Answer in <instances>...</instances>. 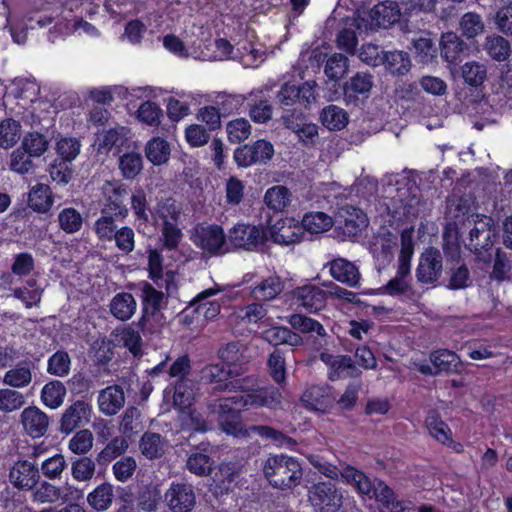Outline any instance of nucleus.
I'll return each instance as SVG.
<instances>
[{
	"label": "nucleus",
	"mask_w": 512,
	"mask_h": 512,
	"mask_svg": "<svg viewBox=\"0 0 512 512\" xmlns=\"http://www.w3.org/2000/svg\"><path fill=\"white\" fill-rule=\"evenodd\" d=\"M305 241H312L315 235L328 231L332 225V218L324 212H308L300 221Z\"/></svg>",
	"instance_id": "nucleus-23"
},
{
	"label": "nucleus",
	"mask_w": 512,
	"mask_h": 512,
	"mask_svg": "<svg viewBox=\"0 0 512 512\" xmlns=\"http://www.w3.org/2000/svg\"><path fill=\"white\" fill-rule=\"evenodd\" d=\"M268 240V227L263 224L236 223L228 231V241L234 249L256 251Z\"/></svg>",
	"instance_id": "nucleus-4"
},
{
	"label": "nucleus",
	"mask_w": 512,
	"mask_h": 512,
	"mask_svg": "<svg viewBox=\"0 0 512 512\" xmlns=\"http://www.w3.org/2000/svg\"><path fill=\"white\" fill-rule=\"evenodd\" d=\"M39 468L28 460H18L9 472V480L12 485L23 491L36 487L39 483Z\"/></svg>",
	"instance_id": "nucleus-16"
},
{
	"label": "nucleus",
	"mask_w": 512,
	"mask_h": 512,
	"mask_svg": "<svg viewBox=\"0 0 512 512\" xmlns=\"http://www.w3.org/2000/svg\"><path fill=\"white\" fill-rule=\"evenodd\" d=\"M289 323L295 329L301 333H316L318 336L325 335V329L323 325L310 317L302 314H293L290 316Z\"/></svg>",
	"instance_id": "nucleus-57"
},
{
	"label": "nucleus",
	"mask_w": 512,
	"mask_h": 512,
	"mask_svg": "<svg viewBox=\"0 0 512 512\" xmlns=\"http://www.w3.org/2000/svg\"><path fill=\"white\" fill-rule=\"evenodd\" d=\"M484 48L487 54L498 62L507 60L511 54L509 41L500 35L487 36Z\"/></svg>",
	"instance_id": "nucleus-42"
},
{
	"label": "nucleus",
	"mask_w": 512,
	"mask_h": 512,
	"mask_svg": "<svg viewBox=\"0 0 512 512\" xmlns=\"http://www.w3.org/2000/svg\"><path fill=\"white\" fill-rule=\"evenodd\" d=\"M58 222L61 230L67 234H73L82 228L83 217L77 209L68 207L59 212Z\"/></svg>",
	"instance_id": "nucleus-50"
},
{
	"label": "nucleus",
	"mask_w": 512,
	"mask_h": 512,
	"mask_svg": "<svg viewBox=\"0 0 512 512\" xmlns=\"http://www.w3.org/2000/svg\"><path fill=\"white\" fill-rule=\"evenodd\" d=\"M2 382L14 389L27 387L32 382L31 362L24 360L16 367L9 369L4 374Z\"/></svg>",
	"instance_id": "nucleus-33"
},
{
	"label": "nucleus",
	"mask_w": 512,
	"mask_h": 512,
	"mask_svg": "<svg viewBox=\"0 0 512 512\" xmlns=\"http://www.w3.org/2000/svg\"><path fill=\"white\" fill-rule=\"evenodd\" d=\"M320 121L328 130L340 131L348 124V114L336 105H328L321 111Z\"/></svg>",
	"instance_id": "nucleus-35"
},
{
	"label": "nucleus",
	"mask_w": 512,
	"mask_h": 512,
	"mask_svg": "<svg viewBox=\"0 0 512 512\" xmlns=\"http://www.w3.org/2000/svg\"><path fill=\"white\" fill-rule=\"evenodd\" d=\"M110 313L120 321L129 320L137 309V302L129 292L117 293L109 304Z\"/></svg>",
	"instance_id": "nucleus-28"
},
{
	"label": "nucleus",
	"mask_w": 512,
	"mask_h": 512,
	"mask_svg": "<svg viewBox=\"0 0 512 512\" xmlns=\"http://www.w3.org/2000/svg\"><path fill=\"white\" fill-rule=\"evenodd\" d=\"M203 384L211 385L213 392H251L261 388L255 375L233 378L232 371L225 364H208L200 371Z\"/></svg>",
	"instance_id": "nucleus-3"
},
{
	"label": "nucleus",
	"mask_w": 512,
	"mask_h": 512,
	"mask_svg": "<svg viewBox=\"0 0 512 512\" xmlns=\"http://www.w3.org/2000/svg\"><path fill=\"white\" fill-rule=\"evenodd\" d=\"M93 439V434L90 430H79L70 439L68 448L74 454L84 455L91 450L93 446Z\"/></svg>",
	"instance_id": "nucleus-61"
},
{
	"label": "nucleus",
	"mask_w": 512,
	"mask_h": 512,
	"mask_svg": "<svg viewBox=\"0 0 512 512\" xmlns=\"http://www.w3.org/2000/svg\"><path fill=\"white\" fill-rule=\"evenodd\" d=\"M128 448V442L123 437H114L108 444L98 453L96 462L100 466H107L117 457L121 456L126 452Z\"/></svg>",
	"instance_id": "nucleus-45"
},
{
	"label": "nucleus",
	"mask_w": 512,
	"mask_h": 512,
	"mask_svg": "<svg viewBox=\"0 0 512 512\" xmlns=\"http://www.w3.org/2000/svg\"><path fill=\"white\" fill-rule=\"evenodd\" d=\"M211 446L201 442L194 446L187 459L186 467L190 473L197 476H208L212 473L214 460L210 456Z\"/></svg>",
	"instance_id": "nucleus-19"
},
{
	"label": "nucleus",
	"mask_w": 512,
	"mask_h": 512,
	"mask_svg": "<svg viewBox=\"0 0 512 512\" xmlns=\"http://www.w3.org/2000/svg\"><path fill=\"white\" fill-rule=\"evenodd\" d=\"M145 154L147 159L154 165L166 163L170 157L169 143L160 137H154L148 141Z\"/></svg>",
	"instance_id": "nucleus-40"
},
{
	"label": "nucleus",
	"mask_w": 512,
	"mask_h": 512,
	"mask_svg": "<svg viewBox=\"0 0 512 512\" xmlns=\"http://www.w3.org/2000/svg\"><path fill=\"white\" fill-rule=\"evenodd\" d=\"M131 209L135 215V219L141 223L149 222V214L151 213L147 195L143 188L137 187L131 195Z\"/></svg>",
	"instance_id": "nucleus-52"
},
{
	"label": "nucleus",
	"mask_w": 512,
	"mask_h": 512,
	"mask_svg": "<svg viewBox=\"0 0 512 512\" xmlns=\"http://www.w3.org/2000/svg\"><path fill=\"white\" fill-rule=\"evenodd\" d=\"M342 477L346 480V482L352 485L359 494L366 495L371 498V494L375 488L376 480H371L364 472L361 470L347 465L343 472L341 473Z\"/></svg>",
	"instance_id": "nucleus-32"
},
{
	"label": "nucleus",
	"mask_w": 512,
	"mask_h": 512,
	"mask_svg": "<svg viewBox=\"0 0 512 512\" xmlns=\"http://www.w3.org/2000/svg\"><path fill=\"white\" fill-rule=\"evenodd\" d=\"M226 131L231 143H240L250 136L251 125L248 120L239 118L228 122Z\"/></svg>",
	"instance_id": "nucleus-62"
},
{
	"label": "nucleus",
	"mask_w": 512,
	"mask_h": 512,
	"mask_svg": "<svg viewBox=\"0 0 512 512\" xmlns=\"http://www.w3.org/2000/svg\"><path fill=\"white\" fill-rule=\"evenodd\" d=\"M373 86V77L369 73L357 72L343 86L344 100L347 104L358 106L369 97Z\"/></svg>",
	"instance_id": "nucleus-15"
},
{
	"label": "nucleus",
	"mask_w": 512,
	"mask_h": 512,
	"mask_svg": "<svg viewBox=\"0 0 512 512\" xmlns=\"http://www.w3.org/2000/svg\"><path fill=\"white\" fill-rule=\"evenodd\" d=\"M190 371L191 361L188 355L179 356L169 368V376L179 379L174 388V401L183 407L191 405L192 394L186 390L183 383Z\"/></svg>",
	"instance_id": "nucleus-14"
},
{
	"label": "nucleus",
	"mask_w": 512,
	"mask_h": 512,
	"mask_svg": "<svg viewBox=\"0 0 512 512\" xmlns=\"http://www.w3.org/2000/svg\"><path fill=\"white\" fill-rule=\"evenodd\" d=\"M386 53L379 45L366 43L360 48L359 58L369 66L384 65Z\"/></svg>",
	"instance_id": "nucleus-64"
},
{
	"label": "nucleus",
	"mask_w": 512,
	"mask_h": 512,
	"mask_svg": "<svg viewBox=\"0 0 512 512\" xmlns=\"http://www.w3.org/2000/svg\"><path fill=\"white\" fill-rule=\"evenodd\" d=\"M54 203V195L49 185L35 184L28 194V206L37 213H47Z\"/></svg>",
	"instance_id": "nucleus-26"
},
{
	"label": "nucleus",
	"mask_w": 512,
	"mask_h": 512,
	"mask_svg": "<svg viewBox=\"0 0 512 512\" xmlns=\"http://www.w3.org/2000/svg\"><path fill=\"white\" fill-rule=\"evenodd\" d=\"M65 396L66 387L59 380L49 381L41 390V401L50 409H57L60 407L64 402Z\"/></svg>",
	"instance_id": "nucleus-37"
},
{
	"label": "nucleus",
	"mask_w": 512,
	"mask_h": 512,
	"mask_svg": "<svg viewBox=\"0 0 512 512\" xmlns=\"http://www.w3.org/2000/svg\"><path fill=\"white\" fill-rule=\"evenodd\" d=\"M126 195V185L117 183L112 187L110 193L106 196V203L102 209H107L109 214L113 212L112 215H114L116 218L121 220L125 219L129 214V210L124 203Z\"/></svg>",
	"instance_id": "nucleus-29"
},
{
	"label": "nucleus",
	"mask_w": 512,
	"mask_h": 512,
	"mask_svg": "<svg viewBox=\"0 0 512 512\" xmlns=\"http://www.w3.org/2000/svg\"><path fill=\"white\" fill-rule=\"evenodd\" d=\"M226 241L224 229L220 225L211 224L201 227L197 231L194 243L204 252L218 256L228 252V249L225 248Z\"/></svg>",
	"instance_id": "nucleus-10"
},
{
	"label": "nucleus",
	"mask_w": 512,
	"mask_h": 512,
	"mask_svg": "<svg viewBox=\"0 0 512 512\" xmlns=\"http://www.w3.org/2000/svg\"><path fill=\"white\" fill-rule=\"evenodd\" d=\"M264 202L269 209L282 212L291 202V192L283 185L272 186L265 192Z\"/></svg>",
	"instance_id": "nucleus-38"
},
{
	"label": "nucleus",
	"mask_w": 512,
	"mask_h": 512,
	"mask_svg": "<svg viewBox=\"0 0 512 512\" xmlns=\"http://www.w3.org/2000/svg\"><path fill=\"white\" fill-rule=\"evenodd\" d=\"M117 218L109 214L107 209H101V216L95 221L93 230L100 241H112L117 230Z\"/></svg>",
	"instance_id": "nucleus-46"
},
{
	"label": "nucleus",
	"mask_w": 512,
	"mask_h": 512,
	"mask_svg": "<svg viewBox=\"0 0 512 512\" xmlns=\"http://www.w3.org/2000/svg\"><path fill=\"white\" fill-rule=\"evenodd\" d=\"M316 86L313 80L301 84L293 80L285 81L275 95V102L284 110L297 104L306 108L315 101Z\"/></svg>",
	"instance_id": "nucleus-5"
},
{
	"label": "nucleus",
	"mask_w": 512,
	"mask_h": 512,
	"mask_svg": "<svg viewBox=\"0 0 512 512\" xmlns=\"http://www.w3.org/2000/svg\"><path fill=\"white\" fill-rule=\"evenodd\" d=\"M66 467L65 457L62 454H55L42 462L40 470L44 477L54 480L61 478Z\"/></svg>",
	"instance_id": "nucleus-59"
},
{
	"label": "nucleus",
	"mask_w": 512,
	"mask_h": 512,
	"mask_svg": "<svg viewBox=\"0 0 512 512\" xmlns=\"http://www.w3.org/2000/svg\"><path fill=\"white\" fill-rule=\"evenodd\" d=\"M431 364L436 368L438 375L461 374L465 370V364L461 361L459 355L448 349H437L430 353Z\"/></svg>",
	"instance_id": "nucleus-20"
},
{
	"label": "nucleus",
	"mask_w": 512,
	"mask_h": 512,
	"mask_svg": "<svg viewBox=\"0 0 512 512\" xmlns=\"http://www.w3.org/2000/svg\"><path fill=\"white\" fill-rule=\"evenodd\" d=\"M281 399V392L274 386H264L251 392H243L241 395L220 399L218 420L221 430L234 437L248 436L241 412L248 408L277 409L281 405Z\"/></svg>",
	"instance_id": "nucleus-1"
},
{
	"label": "nucleus",
	"mask_w": 512,
	"mask_h": 512,
	"mask_svg": "<svg viewBox=\"0 0 512 512\" xmlns=\"http://www.w3.org/2000/svg\"><path fill=\"white\" fill-rule=\"evenodd\" d=\"M468 45L455 33H443L440 39L441 57L450 66L458 65L468 54Z\"/></svg>",
	"instance_id": "nucleus-17"
},
{
	"label": "nucleus",
	"mask_w": 512,
	"mask_h": 512,
	"mask_svg": "<svg viewBox=\"0 0 512 512\" xmlns=\"http://www.w3.org/2000/svg\"><path fill=\"white\" fill-rule=\"evenodd\" d=\"M25 404L24 395L10 388L0 389V411L10 413L19 410Z\"/></svg>",
	"instance_id": "nucleus-56"
},
{
	"label": "nucleus",
	"mask_w": 512,
	"mask_h": 512,
	"mask_svg": "<svg viewBox=\"0 0 512 512\" xmlns=\"http://www.w3.org/2000/svg\"><path fill=\"white\" fill-rule=\"evenodd\" d=\"M283 290V283L277 276L268 277L252 290V295L259 301H270L275 299Z\"/></svg>",
	"instance_id": "nucleus-41"
},
{
	"label": "nucleus",
	"mask_w": 512,
	"mask_h": 512,
	"mask_svg": "<svg viewBox=\"0 0 512 512\" xmlns=\"http://www.w3.org/2000/svg\"><path fill=\"white\" fill-rule=\"evenodd\" d=\"M361 371L356 367L349 355H338L330 363L328 378L331 381L339 379L356 378Z\"/></svg>",
	"instance_id": "nucleus-31"
},
{
	"label": "nucleus",
	"mask_w": 512,
	"mask_h": 512,
	"mask_svg": "<svg viewBox=\"0 0 512 512\" xmlns=\"http://www.w3.org/2000/svg\"><path fill=\"white\" fill-rule=\"evenodd\" d=\"M71 370V359L67 351L54 352L47 361V373L57 377H66Z\"/></svg>",
	"instance_id": "nucleus-48"
},
{
	"label": "nucleus",
	"mask_w": 512,
	"mask_h": 512,
	"mask_svg": "<svg viewBox=\"0 0 512 512\" xmlns=\"http://www.w3.org/2000/svg\"><path fill=\"white\" fill-rule=\"evenodd\" d=\"M348 57L341 53L332 54L326 61L325 74L330 80L340 79L347 71Z\"/></svg>",
	"instance_id": "nucleus-58"
},
{
	"label": "nucleus",
	"mask_w": 512,
	"mask_h": 512,
	"mask_svg": "<svg viewBox=\"0 0 512 512\" xmlns=\"http://www.w3.org/2000/svg\"><path fill=\"white\" fill-rule=\"evenodd\" d=\"M330 275L333 279L349 287L359 284L360 273L358 268L344 258H336L329 263Z\"/></svg>",
	"instance_id": "nucleus-25"
},
{
	"label": "nucleus",
	"mask_w": 512,
	"mask_h": 512,
	"mask_svg": "<svg viewBox=\"0 0 512 512\" xmlns=\"http://www.w3.org/2000/svg\"><path fill=\"white\" fill-rule=\"evenodd\" d=\"M49 141L39 132L27 133L21 147L24 153H13L11 159V168L19 173H27L32 167L29 157H39L48 149Z\"/></svg>",
	"instance_id": "nucleus-6"
},
{
	"label": "nucleus",
	"mask_w": 512,
	"mask_h": 512,
	"mask_svg": "<svg viewBox=\"0 0 512 512\" xmlns=\"http://www.w3.org/2000/svg\"><path fill=\"white\" fill-rule=\"evenodd\" d=\"M302 401L308 409L322 413L327 412L333 404V399L327 390L317 385L305 390Z\"/></svg>",
	"instance_id": "nucleus-30"
},
{
	"label": "nucleus",
	"mask_w": 512,
	"mask_h": 512,
	"mask_svg": "<svg viewBox=\"0 0 512 512\" xmlns=\"http://www.w3.org/2000/svg\"><path fill=\"white\" fill-rule=\"evenodd\" d=\"M277 244L290 245L304 242V233L300 221L286 218L268 228V239Z\"/></svg>",
	"instance_id": "nucleus-13"
},
{
	"label": "nucleus",
	"mask_w": 512,
	"mask_h": 512,
	"mask_svg": "<svg viewBox=\"0 0 512 512\" xmlns=\"http://www.w3.org/2000/svg\"><path fill=\"white\" fill-rule=\"evenodd\" d=\"M162 222V242L166 250L172 251L178 248L183 233L181 229L167 219L165 214L161 215Z\"/></svg>",
	"instance_id": "nucleus-53"
},
{
	"label": "nucleus",
	"mask_w": 512,
	"mask_h": 512,
	"mask_svg": "<svg viewBox=\"0 0 512 512\" xmlns=\"http://www.w3.org/2000/svg\"><path fill=\"white\" fill-rule=\"evenodd\" d=\"M308 498L316 512H338L343 496L335 483L317 482L308 491Z\"/></svg>",
	"instance_id": "nucleus-7"
},
{
	"label": "nucleus",
	"mask_w": 512,
	"mask_h": 512,
	"mask_svg": "<svg viewBox=\"0 0 512 512\" xmlns=\"http://www.w3.org/2000/svg\"><path fill=\"white\" fill-rule=\"evenodd\" d=\"M167 441L159 433L146 431L139 441V449L142 455L148 460L161 458L165 454Z\"/></svg>",
	"instance_id": "nucleus-27"
},
{
	"label": "nucleus",
	"mask_w": 512,
	"mask_h": 512,
	"mask_svg": "<svg viewBox=\"0 0 512 512\" xmlns=\"http://www.w3.org/2000/svg\"><path fill=\"white\" fill-rule=\"evenodd\" d=\"M441 270L442 258L440 253L437 250L428 251L420 258V262L416 269L417 280L421 283H432L437 280Z\"/></svg>",
	"instance_id": "nucleus-22"
},
{
	"label": "nucleus",
	"mask_w": 512,
	"mask_h": 512,
	"mask_svg": "<svg viewBox=\"0 0 512 512\" xmlns=\"http://www.w3.org/2000/svg\"><path fill=\"white\" fill-rule=\"evenodd\" d=\"M113 499V486L108 482L99 484L87 495V503L97 512L108 510L113 503Z\"/></svg>",
	"instance_id": "nucleus-34"
},
{
	"label": "nucleus",
	"mask_w": 512,
	"mask_h": 512,
	"mask_svg": "<svg viewBox=\"0 0 512 512\" xmlns=\"http://www.w3.org/2000/svg\"><path fill=\"white\" fill-rule=\"evenodd\" d=\"M139 287L141 290V316L136 325L142 332H145L149 329L151 320L161 311L164 293L147 281L140 282Z\"/></svg>",
	"instance_id": "nucleus-8"
},
{
	"label": "nucleus",
	"mask_w": 512,
	"mask_h": 512,
	"mask_svg": "<svg viewBox=\"0 0 512 512\" xmlns=\"http://www.w3.org/2000/svg\"><path fill=\"white\" fill-rule=\"evenodd\" d=\"M268 483L276 489L288 490L298 486L302 480L303 469L297 458L287 454L270 455L262 466Z\"/></svg>",
	"instance_id": "nucleus-2"
},
{
	"label": "nucleus",
	"mask_w": 512,
	"mask_h": 512,
	"mask_svg": "<svg viewBox=\"0 0 512 512\" xmlns=\"http://www.w3.org/2000/svg\"><path fill=\"white\" fill-rule=\"evenodd\" d=\"M274 155L271 142L259 139L251 145H243L234 151V160L239 167L247 168L254 164H266Z\"/></svg>",
	"instance_id": "nucleus-9"
},
{
	"label": "nucleus",
	"mask_w": 512,
	"mask_h": 512,
	"mask_svg": "<svg viewBox=\"0 0 512 512\" xmlns=\"http://www.w3.org/2000/svg\"><path fill=\"white\" fill-rule=\"evenodd\" d=\"M371 17L378 26L387 28L398 21L400 9L395 2L379 3L372 9Z\"/></svg>",
	"instance_id": "nucleus-36"
},
{
	"label": "nucleus",
	"mask_w": 512,
	"mask_h": 512,
	"mask_svg": "<svg viewBox=\"0 0 512 512\" xmlns=\"http://www.w3.org/2000/svg\"><path fill=\"white\" fill-rule=\"evenodd\" d=\"M239 474L231 463H221L213 476L215 487L222 493L233 490Z\"/></svg>",
	"instance_id": "nucleus-44"
},
{
	"label": "nucleus",
	"mask_w": 512,
	"mask_h": 512,
	"mask_svg": "<svg viewBox=\"0 0 512 512\" xmlns=\"http://www.w3.org/2000/svg\"><path fill=\"white\" fill-rule=\"evenodd\" d=\"M119 169L127 180L135 179L143 169V159L137 152L124 153L119 158Z\"/></svg>",
	"instance_id": "nucleus-47"
},
{
	"label": "nucleus",
	"mask_w": 512,
	"mask_h": 512,
	"mask_svg": "<svg viewBox=\"0 0 512 512\" xmlns=\"http://www.w3.org/2000/svg\"><path fill=\"white\" fill-rule=\"evenodd\" d=\"M486 67L476 61L467 62L462 66V78L466 84L478 87L486 79Z\"/></svg>",
	"instance_id": "nucleus-55"
},
{
	"label": "nucleus",
	"mask_w": 512,
	"mask_h": 512,
	"mask_svg": "<svg viewBox=\"0 0 512 512\" xmlns=\"http://www.w3.org/2000/svg\"><path fill=\"white\" fill-rule=\"evenodd\" d=\"M91 412V405L86 401L77 400L73 402L63 412L59 430L62 433L70 434L90 422Z\"/></svg>",
	"instance_id": "nucleus-12"
},
{
	"label": "nucleus",
	"mask_w": 512,
	"mask_h": 512,
	"mask_svg": "<svg viewBox=\"0 0 512 512\" xmlns=\"http://www.w3.org/2000/svg\"><path fill=\"white\" fill-rule=\"evenodd\" d=\"M163 117V110L153 101L143 102L137 110V118L148 126H158Z\"/></svg>",
	"instance_id": "nucleus-54"
},
{
	"label": "nucleus",
	"mask_w": 512,
	"mask_h": 512,
	"mask_svg": "<svg viewBox=\"0 0 512 512\" xmlns=\"http://www.w3.org/2000/svg\"><path fill=\"white\" fill-rule=\"evenodd\" d=\"M165 501L172 512H191L196 504L192 485L172 482L165 493Z\"/></svg>",
	"instance_id": "nucleus-11"
},
{
	"label": "nucleus",
	"mask_w": 512,
	"mask_h": 512,
	"mask_svg": "<svg viewBox=\"0 0 512 512\" xmlns=\"http://www.w3.org/2000/svg\"><path fill=\"white\" fill-rule=\"evenodd\" d=\"M217 98V104L223 117H227L234 113H239L241 108L244 106L245 101L247 100V98L241 94L223 93Z\"/></svg>",
	"instance_id": "nucleus-60"
},
{
	"label": "nucleus",
	"mask_w": 512,
	"mask_h": 512,
	"mask_svg": "<svg viewBox=\"0 0 512 512\" xmlns=\"http://www.w3.org/2000/svg\"><path fill=\"white\" fill-rule=\"evenodd\" d=\"M21 124L12 118L0 122V148L13 147L20 139Z\"/></svg>",
	"instance_id": "nucleus-49"
},
{
	"label": "nucleus",
	"mask_w": 512,
	"mask_h": 512,
	"mask_svg": "<svg viewBox=\"0 0 512 512\" xmlns=\"http://www.w3.org/2000/svg\"><path fill=\"white\" fill-rule=\"evenodd\" d=\"M21 420L26 432L33 438L44 436L48 429V416L35 406L25 408Z\"/></svg>",
	"instance_id": "nucleus-21"
},
{
	"label": "nucleus",
	"mask_w": 512,
	"mask_h": 512,
	"mask_svg": "<svg viewBox=\"0 0 512 512\" xmlns=\"http://www.w3.org/2000/svg\"><path fill=\"white\" fill-rule=\"evenodd\" d=\"M385 69L392 75L403 76L411 68L409 54L403 51H390L386 53Z\"/></svg>",
	"instance_id": "nucleus-43"
},
{
	"label": "nucleus",
	"mask_w": 512,
	"mask_h": 512,
	"mask_svg": "<svg viewBox=\"0 0 512 512\" xmlns=\"http://www.w3.org/2000/svg\"><path fill=\"white\" fill-rule=\"evenodd\" d=\"M426 426L430 435L438 442L446 446H450L453 443L451 429L441 419L438 413L434 412L428 415L426 419Z\"/></svg>",
	"instance_id": "nucleus-39"
},
{
	"label": "nucleus",
	"mask_w": 512,
	"mask_h": 512,
	"mask_svg": "<svg viewBox=\"0 0 512 512\" xmlns=\"http://www.w3.org/2000/svg\"><path fill=\"white\" fill-rule=\"evenodd\" d=\"M99 409L107 416L117 414L125 404V395L121 386L111 385L103 389L98 397Z\"/></svg>",
	"instance_id": "nucleus-24"
},
{
	"label": "nucleus",
	"mask_w": 512,
	"mask_h": 512,
	"mask_svg": "<svg viewBox=\"0 0 512 512\" xmlns=\"http://www.w3.org/2000/svg\"><path fill=\"white\" fill-rule=\"evenodd\" d=\"M293 296L298 306L309 313H316L326 306V292L315 285L298 287L293 291Z\"/></svg>",
	"instance_id": "nucleus-18"
},
{
	"label": "nucleus",
	"mask_w": 512,
	"mask_h": 512,
	"mask_svg": "<svg viewBox=\"0 0 512 512\" xmlns=\"http://www.w3.org/2000/svg\"><path fill=\"white\" fill-rule=\"evenodd\" d=\"M267 366L272 379L281 384L286 379V363L283 353L279 349H275L268 358Z\"/></svg>",
	"instance_id": "nucleus-63"
},
{
	"label": "nucleus",
	"mask_w": 512,
	"mask_h": 512,
	"mask_svg": "<svg viewBox=\"0 0 512 512\" xmlns=\"http://www.w3.org/2000/svg\"><path fill=\"white\" fill-rule=\"evenodd\" d=\"M264 339L273 346L281 344L294 345L298 343L299 336L291 329L283 326H274L263 333Z\"/></svg>",
	"instance_id": "nucleus-51"
}]
</instances>
